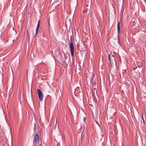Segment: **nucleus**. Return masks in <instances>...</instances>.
Instances as JSON below:
<instances>
[{"instance_id": "nucleus-1", "label": "nucleus", "mask_w": 146, "mask_h": 146, "mask_svg": "<svg viewBox=\"0 0 146 146\" xmlns=\"http://www.w3.org/2000/svg\"><path fill=\"white\" fill-rule=\"evenodd\" d=\"M109 61L110 63L111 66L109 68L110 71L113 70V66H115V59L114 56H111V54H108Z\"/></svg>"}, {"instance_id": "nucleus-2", "label": "nucleus", "mask_w": 146, "mask_h": 146, "mask_svg": "<svg viewBox=\"0 0 146 146\" xmlns=\"http://www.w3.org/2000/svg\"><path fill=\"white\" fill-rule=\"evenodd\" d=\"M39 141H41L39 140V136L37 133H36L34 138L33 141V143L35 145V146H37V143H38Z\"/></svg>"}, {"instance_id": "nucleus-3", "label": "nucleus", "mask_w": 146, "mask_h": 146, "mask_svg": "<svg viewBox=\"0 0 146 146\" xmlns=\"http://www.w3.org/2000/svg\"><path fill=\"white\" fill-rule=\"evenodd\" d=\"M69 48L70 49L71 55L72 57L74 55V49L73 43L72 42L70 43L69 45Z\"/></svg>"}, {"instance_id": "nucleus-4", "label": "nucleus", "mask_w": 146, "mask_h": 146, "mask_svg": "<svg viewBox=\"0 0 146 146\" xmlns=\"http://www.w3.org/2000/svg\"><path fill=\"white\" fill-rule=\"evenodd\" d=\"M37 92L39 100L40 101H42L43 100V95L42 92L40 90L38 89H37Z\"/></svg>"}, {"instance_id": "nucleus-5", "label": "nucleus", "mask_w": 146, "mask_h": 146, "mask_svg": "<svg viewBox=\"0 0 146 146\" xmlns=\"http://www.w3.org/2000/svg\"><path fill=\"white\" fill-rule=\"evenodd\" d=\"M38 146H42L41 141H39L38 143Z\"/></svg>"}, {"instance_id": "nucleus-6", "label": "nucleus", "mask_w": 146, "mask_h": 146, "mask_svg": "<svg viewBox=\"0 0 146 146\" xmlns=\"http://www.w3.org/2000/svg\"><path fill=\"white\" fill-rule=\"evenodd\" d=\"M39 28H36V33H35V36L36 35L37 33L38 32Z\"/></svg>"}, {"instance_id": "nucleus-7", "label": "nucleus", "mask_w": 146, "mask_h": 146, "mask_svg": "<svg viewBox=\"0 0 146 146\" xmlns=\"http://www.w3.org/2000/svg\"><path fill=\"white\" fill-rule=\"evenodd\" d=\"M40 25V21L39 20L38 21V23L37 25V27H39Z\"/></svg>"}, {"instance_id": "nucleus-8", "label": "nucleus", "mask_w": 146, "mask_h": 146, "mask_svg": "<svg viewBox=\"0 0 146 146\" xmlns=\"http://www.w3.org/2000/svg\"><path fill=\"white\" fill-rule=\"evenodd\" d=\"M142 119L143 121V123H144V118H143V114H142Z\"/></svg>"}, {"instance_id": "nucleus-9", "label": "nucleus", "mask_w": 146, "mask_h": 146, "mask_svg": "<svg viewBox=\"0 0 146 146\" xmlns=\"http://www.w3.org/2000/svg\"><path fill=\"white\" fill-rule=\"evenodd\" d=\"M117 27H120V23L119 22L117 25Z\"/></svg>"}, {"instance_id": "nucleus-10", "label": "nucleus", "mask_w": 146, "mask_h": 146, "mask_svg": "<svg viewBox=\"0 0 146 146\" xmlns=\"http://www.w3.org/2000/svg\"><path fill=\"white\" fill-rule=\"evenodd\" d=\"M120 28H117L118 31L119 33L120 32Z\"/></svg>"}, {"instance_id": "nucleus-11", "label": "nucleus", "mask_w": 146, "mask_h": 146, "mask_svg": "<svg viewBox=\"0 0 146 146\" xmlns=\"http://www.w3.org/2000/svg\"><path fill=\"white\" fill-rule=\"evenodd\" d=\"M111 56H114V55L113 54H111Z\"/></svg>"}, {"instance_id": "nucleus-12", "label": "nucleus", "mask_w": 146, "mask_h": 146, "mask_svg": "<svg viewBox=\"0 0 146 146\" xmlns=\"http://www.w3.org/2000/svg\"><path fill=\"white\" fill-rule=\"evenodd\" d=\"M144 2H145V3H146V0H144Z\"/></svg>"}, {"instance_id": "nucleus-13", "label": "nucleus", "mask_w": 146, "mask_h": 146, "mask_svg": "<svg viewBox=\"0 0 146 146\" xmlns=\"http://www.w3.org/2000/svg\"><path fill=\"white\" fill-rule=\"evenodd\" d=\"M87 6H88V5H87Z\"/></svg>"}, {"instance_id": "nucleus-14", "label": "nucleus", "mask_w": 146, "mask_h": 146, "mask_svg": "<svg viewBox=\"0 0 146 146\" xmlns=\"http://www.w3.org/2000/svg\"><path fill=\"white\" fill-rule=\"evenodd\" d=\"M139 68H140V67H141V66H139Z\"/></svg>"}, {"instance_id": "nucleus-15", "label": "nucleus", "mask_w": 146, "mask_h": 146, "mask_svg": "<svg viewBox=\"0 0 146 146\" xmlns=\"http://www.w3.org/2000/svg\"><path fill=\"white\" fill-rule=\"evenodd\" d=\"M96 123H97V124H98V125H99V123H97V122H96Z\"/></svg>"}]
</instances>
